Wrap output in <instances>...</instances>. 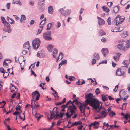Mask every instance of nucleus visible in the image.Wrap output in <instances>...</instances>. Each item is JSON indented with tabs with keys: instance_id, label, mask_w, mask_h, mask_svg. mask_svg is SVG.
Instances as JSON below:
<instances>
[{
	"instance_id": "obj_8",
	"label": "nucleus",
	"mask_w": 130,
	"mask_h": 130,
	"mask_svg": "<svg viewBox=\"0 0 130 130\" xmlns=\"http://www.w3.org/2000/svg\"><path fill=\"white\" fill-rule=\"evenodd\" d=\"M3 30L4 31L10 33L11 31V29L10 28V25L8 22H6V24H5Z\"/></svg>"
},
{
	"instance_id": "obj_47",
	"label": "nucleus",
	"mask_w": 130,
	"mask_h": 130,
	"mask_svg": "<svg viewBox=\"0 0 130 130\" xmlns=\"http://www.w3.org/2000/svg\"><path fill=\"white\" fill-rule=\"evenodd\" d=\"M109 115L110 116L112 117L113 116L116 115L115 113L113 111H111L109 113Z\"/></svg>"
},
{
	"instance_id": "obj_50",
	"label": "nucleus",
	"mask_w": 130,
	"mask_h": 130,
	"mask_svg": "<svg viewBox=\"0 0 130 130\" xmlns=\"http://www.w3.org/2000/svg\"><path fill=\"white\" fill-rule=\"evenodd\" d=\"M10 20L9 21V22L11 24H14V20L12 19L11 18H10Z\"/></svg>"
},
{
	"instance_id": "obj_64",
	"label": "nucleus",
	"mask_w": 130,
	"mask_h": 130,
	"mask_svg": "<svg viewBox=\"0 0 130 130\" xmlns=\"http://www.w3.org/2000/svg\"><path fill=\"white\" fill-rule=\"evenodd\" d=\"M106 39L104 37L102 38L101 39V41L103 42H105L106 41Z\"/></svg>"
},
{
	"instance_id": "obj_48",
	"label": "nucleus",
	"mask_w": 130,
	"mask_h": 130,
	"mask_svg": "<svg viewBox=\"0 0 130 130\" xmlns=\"http://www.w3.org/2000/svg\"><path fill=\"white\" fill-rule=\"evenodd\" d=\"M21 107L20 106V105H18V104L16 107V110L17 111L19 110H20Z\"/></svg>"
},
{
	"instance_id": "obj_58",
	"label": "nucleus",
	"mask_w": 130,
	"mask_h": 130,
	"mask_svg": "<svg viewBox=\"0 0 130 130\" xmlns=\"http://www.w3.org/2000/svg\"><path fill=\"white\" fill-rule=\"evenodd\" d=\"M121 54H120V53H117L116 54V56H115L116 57H117L118 58H119V57H120V56Z\"/></svg>"
},
{
	"instance_id": "obj_63",
	"label": "nucleus",
	"mask_w": 130,
	"mask_h": 130,
	"mask_svg": "<svg viewBox=\"0 0 130 130\" xmlns=\"http://www.w3.org/2000/svg\"><path fill=\"white\" fill-rule=\"evenodd\" d=\"M104 126H106L107 127H108L109 126V125L108 124V123H107L106 124V123L105 122H104L103 124Z\"/></svg>"
},
{
	"instance_id": "obj_41",
	"label": "nucleus",
	"mask_w": 130,
	"mask_h": 130,
	"mask_svg": "<svg viewBox=\"0 0 130 130\" xmlns=\"http://www.w3.org/2000/svg\"><path fill=\"white\" fill-rule=\"evenodd\" d=\"M85 102L83 104L81 105L83 106H84L85 107V108H86V107L87 106L88 104H89V102L86 101V100L85 101Z\"/></svg>"
},
{
	"instance_id": "obj_53",
	"label": "nucleus",
	"mask_w": 130,
	"mask_h": 130,
	"mask_svg": "<svg viewBox=\"0 0 130 130\" xmlns=\"http://www.w3.org/2000/svg\"><path fill=\"white\" fill-rule=\"evenodd\" d=\"M36 102V101H35L34 100V98L32 97L31 101V104H32V103L33 102H34V105H35V102ZM37 102H36V103H37Z\"/></svg>"
},
{
	"instance_id": "obj_59",
	"label": "nucleus",
	"mask_w": 130,
	"mask_h": 130,
	"mask_svg": "<svg viewBox=\"0 0 130 130\" xmlns=\"http://www.w3.org/2000/svg\"><path fill=\"white\" fill-rule=\"evenodd\" d=\"M61 26V23L59 22H58L57 23V25L56 27L57 28H59Z\"/></svg>"
},
{
	"instance_id": "obj_15",
	"label": "nucleus",
	"mask_w": 130,
	"mask_h": 130,
	"mask_svg": "<svg viewBox=\"0 0 130 130\" xmlns=\"http://www.w3.org/2000/svg\"><path fill=\"white\" fill-rule=\"evenodd\" d=\"M57 53L58 51L56 48H55L53 50V56L54 58H56Z\"/></svg>"
},
{
	"instance_id": "obj_17",
	"label": "nucleus",
	"mask_w": 130,
	"mask_h": 130,
	"mask_svg": "<svg viewBox=\"0 0 130 130\" xmlns=\"http://www.w3.org/2000/svg\"><path fill=\"white\" fill-rule=\"evenodd\" d=\"M50 112L51 114V116H50V118H49L48 116V117L50 120L52 119L53 118L55 117L56 116V115L53 112H52L51 111H50Z\"/></svg>"
},
{
	"instance_id": "obj_6",
	"label": "nucleus",
	"mask_w": 130,
	"mask_h": 130,
	"mask_svg": "<svg viewBox=\"0 0 130 130\" xmlns=\"http://www.w3.org/2000/svg\"><path fill=\"white\" fill-rule=\"evenodd\" d=\"M59 11L62 15L66 17L69 16L71 12V10H67L65 11L63 10V8H61L59 10Z\"/></svg>"
},
{
	"instance_id": "obj_27",
	"label": "nucleus",
	"mask_w": 130,
	"mask_h": 130,
	"mask_svg": "<svg viewBox=\"0 0 130 130\" xmlns=\"http://www.w3.org/2000/svg\"><path fill=\"white\" fill-rule=\"evenodd\" d=\"M1 18L2 20V22L4 24V25H5V24H6V22H8L6 21L4 17L1 16Z\"/></svg>"
},
{
	"instance_id": "obj_35",
	"label": "nucleus",
	"mask_w": 130,
	"mask_h": 130,
	"mask_svg": "<svg viewBox=\"0 0 130 130\" xmlns=\"http://www.w3.org/2000/svg\"><path fill=\"white\" fill-rule=\"evenodd\" d=\"M67 61L66 60L64 59L61 61V62L60 63V65L61 66L63 65H64L67 63Z\"/></svg>"
},
{
	"instance_id": "obj_34",
	"label": "nucleus",
	"mask_w": 130,
	"mask_h": 130,
	"mask_svg": "<svg viewBox=\"0 0 130 130\" xmlns=\"http://www.w3.org/2000/svg\"><path fill=\"white\" fill-rule=\"evenodd\" d=\"M41 52V51H39L37 52V57L40 58H42V53Z\"/></svg>"
},
{
	"instance_id": "obj_33",
	"label": "nucleus",
	"mask_w": 130,
	"mask_h": 130,
	"mask_svg": "<svg viewBox=\"0 0 130 130\" xmlns=\"http://www.w3.org/2000/svg\"><path fill=\"white\" fill-rule=\"evenodd\" d=\"M60 56H61V59H60V60H61L63 58V54L61 52L60 53L59 55V56L57 58V60L56 61V62H57V60H58L59 59V57Z\"/></svg>"
},
{
	"instance_id": "obj_38",
	"label": "nucleus",
	"mask_w": 130,
	"mask_h": 130,
	"mask_svg": "<svg viewBox=\"0 0 130 130\" xmlns=\"http://www.w3.org/2000/svg\"><path fill=\"white\" fill-rule=\"evenodd\" d=\"M126 61H123V63H124L125 66H123L122 67H123L124 69H125V67H127L128 65V63H127L126 62Z\"/></svg>"
},
{
	"instance_id": "obj_32",
	"label": "nucleus",
	"mask_w": 130,
	"mask_h": 130,
	"mask_svg": "<svg viewBox=\"0 0 130 130\" xmlns=\"http://www.w3.org/2000/svg\"><path fill=\"white\" fill-rule=\"evenodd\" d=\"M105 33L104 32L103 30L102 29L100 30L99 33V35L102 36L103 35H104L105 34Z\"/></svg>"
},
{
	"instance_id": "obj_10",
	"label": "nucleus",
	"mask_w": 130,
	"mask_h": 130,
	"mask_svg": "<svg viewBox=\"0 0 130 130\" xmlns=\"http://www.w3.org/2000/svg\"><path fill=\"white\" fill-rule=\"evenodd\" d=\"M98 24L99 26L104 25L105 23L104 20L100 17H98Z\"/></svg>"
},
{
	"instance_id": "obj_22",
	"label": "nucleus",
	"mask_w": 130,
	"mask_h": 130,
	"mask_svg": "<svg viewBox=\"0 0 130 130\" xmlns=\"http://www.w3.org/2000/svg\"><path fill=\"white\" fill-rule=\"evenodd\" d=\"M125 42L126 43L125 48H129L130 47V40H128Z\"/></svg>"
},
{
	"instance_id": "obj_44",
	"label": "nucleus",
	"mask_w": 130,
	"mask_h": 130,
	"mask_svg": "<svg viewBox=\"0 0 130 130\" xmlns=\"http://www.w3.org/2000/svg\"><path fill=\"white\" fill-rule=\"evenodd\" d=\"M39 92L38 91H36L34 92H33L32 93V97H33L34 96H35V95H37L38 94V93H39Z\"/></svg>"
},
{
	"instance_id": "obj_14",
	"label": "nucleus",
	"mask_w": 130,
	"mask_h": 130,
	"mask_svg": "<svg viewBox=\"0 0 130 130\" xmlns=\"http://www.w3.org/2000/svg\"><path fill=\"white\" fill-rule=\"evenodd\" d=\"M23 47L24 48L29 49V48L30 47V44L29 42L28 41H27L25 43L23 44Z\"/></svg>"
},
{
	"instance_id": "obj_52",
	"label": "nucleus",
	"mask_w": 130,
	"mask_h": 130,
	"mask_svg": "<svg viewBox=\"0 0 130 130\" xmlns=\"http://www.w3.org/2000/svg\"><path fill=\"white\" fill-rule=\"evenodd\" d=\"M96 62V60L94 58L92 59V64H94Z\"/></svg>"
},
{
	"instance_id": "obj_13",
	"label": "nucleus",
	"mask_w": 130,
	"mask_h": 130,
	"mask_svg": "<svg viewBox=\"0 0 130 130\" xmlns=\"http://www.w3.org/2000/svg\"><path fill=\"white\" fill-rule=\"evenodd\" d=\"M101 51L104 56L105 57L108 53V50L107 49L102 48L101 50Z\"/></svg>"
},
{
	"instance_id": "obj_49",
	"label": "nucleus",
	"mask_w": 130,
	"mask_h": 130,
	"mask_svg": "<svg viewBox=\"0 0 130 130\" xmlns=\"http://www.w3.org/2000/svg\"><path fill=\"white\" fill-rule=\"evenodd\" d=\"M5 72V70L3 68L1 67L0 68V72L3 73H4Z\"/></svg>"
},
{
	"instance_id": "obj_21",
	"label": "nucleus",
	"mask_w": 130,
	"mask_h": 130,
	"mask_svg": "<svg viewBox=\"0 0 130 130\" xmlns=\"http://www.w3.org/2000/svg\"><path fill=\"white\" fill-rule=\"evenodd\" d=\"M127 31H124L123 33H122L120 35L122 37L125 38L127 35Z\"/></svg>"
},
{
	"instance_id": "obj_28",
	"label": "nucleus",
	"mask_w": 130,
	"mask_h": 130,
	"mask_svg": "<svg viewBox=\"0 0 130 130\" xmlns=\"http://www.w3.org/2000/svg\"><path fill=\"white\" fill-rule=\"evenodd\" d=\"M102 9L104 11H105L107 13H108L109 11V9L106 6H103L102 7Z\"/></svg>"
},
{
	"instance_id": "obj_55",
	"label": "nucleus",
	"mask_w": 130,
	"mask_h": 130,
	"mask_svg": "<svg viewBox=\"0 0 130 130\" xmlns=\"http://www.w3.org/2000/svg\"><path fill=\"white\" fill-rule=\"evenodd\" d=\"M129 116V114L127 113H126L124 117V118L126 120L128 119V118Z\"/></svg>"
},
{
	"instance_id": "obj_19",
	"label": "nucleus",
	"mask_w": 130,
	"mask_h": 130,
	"mask_svg": "<svg viewBox=\"0 0 130 130\" xmlns=\"http://www.w3.org/2000/svg\"><path fill=\"white\" fill-rule=\"evenodd\" d=\"M53 8L52 6H50L48 7V13L49 14H52L53 13Z\"/></svg>"
},
{
	"instance_id": "obj_36",
	"label": "nucleus",
	"mask_w": 130,
	"mask_h": 130,
	"mask_svg": "<svg viewBox=\"0 0 130 130\" xmlns=\"http://www.w3.org/2000/svg\"><path fill=\"white\" fill-rule=\"evenodd\" d=\"M124 26H123L122 27H121V26L120 27H118V30H119L118 31H113L114 32H120L121 31H122L124 29Z\"/></svg>"
},
{
	"instance_id": "obj_26",
	"label": "nucleus",
	"mask_w": 130,
	"mask_h": 130,
	"mask_svg": "<svg viewBox=\"0 0 130 130\" xmlns=\"http://www.w3.org/2000/svg\"><path fill=\"white\" fill-rule=\"evenodd\" d=\"M119 9V6H116L114 7L113 13H117L118 12Z\"/></svg>"
},
{
	"instance_id": "obj_2",
	"label": "nucleus",
	"mask_w": 130,
	"mask_h": 130,
	"mask_svg": "<svg viewBox=\"0 0 130 130\" xmlns=\"http://www.w3.org/2000/svg\"><path fill=\"white\" fill-rule=\"evenodd\" d=\"M68 109L66 113V117L67 118H70L71 116L73 114L75 113V110H76V108L75 105H73V107H72L71 105H69Z\"/></svg>"
},
{
	"instance_id": "obj_5",
	"label": "nucleus",
	"mask_w": 130,
	"mask_h": 130,
	"mask_svg": "<svg viewBox=\"0 0 130 130\" xmlns=\"http://www.w3.org/2000/svg\"><path fill=\"white\" fill-rule=\"evenodd\" d=\"M125 69H124L123 67L121 68H118L116 71V75L118 76L125 75Z\"/></svg>"
},
{
	"instance_id": "obj_56",
	"label": "nucleus",
	"mask_w": 130,
	"mask_h": 130,
	"mask_svg": "<svg viewBox=\"0 0 130 130\" xmlns=\"http://www.w3.org/2000/svg\"><path fill=\"white\" fill-rule=\"evenodd\" d=\"M45 21H44V20H42L40 23V26L41 25H44L45 24Z\"/></svg>"
},
{
	"instance_id": "obj_51",
	"label": "nucleus",
	"mask_w": 130,
	"mask_h": 130,
	"mask_svg": "<svg viewBox=\"0 0 130 130\" xmlns=\"http://www.w3.org/2000/svg\"><path fill=\"white\" fill-rule=\"evenodd\" d=\"M113 3L111 2H107V5L109 7H111Z\"/></svg>"
},
{
	"instance_id": "obj_61",
	"label": "nucleus",
	"mask_w": 130,
	"mask_h": 130,
	"mask_svg": "<svg viewBox=\"0 0 130 130\" xmlns=\"http://www.w3.org/2000/svg\"><path fill=\"white\" fill-rule=\"evenodd\" d=\"M10 4V3H7L6 4V7L8 9H9Z\"/></svg>"
},
{
	"instance_id": "obj_16",
	"label": "nucleus",
	"mask_w": 130,
	"mask_h": 130,
	"mask_svg": "<svg viewBox=\"0 0 130 130\" xmlns=\"http://www.w3.org/2000/svg\"><path fill=\"white\" fill-rule=\"evenodd\" d=\"M7 61H8V60L5 59L3 63V66L6 68H7L8 67V65L7 64L11 62L10 61V62H7Z\"/></svg>"
},
{
	"instance_id": "obj_60",
	"label": "nucleus",
	"mask_w": 130,
	"mask_h": 130,
	"mask_svg": "<svg viewBox=\"0 0 130 130\" xmlns=\"http://www.w3.org/2000/svg\"><path fill=\"white\" fill-rule=\"evenodd\" d=\"M107 63V60H104L102 61L100 63H99V64H100L101 63L106 64Z\"/></svg>"
},
{
	"instance_id": "obj_31",
	"label": "nucleus",
	"mask_w": 130,
	"mask_h": 130,
	"mask_svg": "<svg viewBox=\"0 0 130 130\" xmlns=\"http://www.w3.org/2000/svg\"><path fill=\"white\" fill-rule=\"evenodd\" d=\"M13 4H18L20 5H21V3L20 0H13Z\"/></svg>"
},
{
	"instance_id": "obj_45",
	"label": "nucleus",
	"mask_w": 130,
	"mask_h": 130,
	"mask_svg": "<svg viewBox=\"0 0 130 130\" xmlns=\"http://www.w3.org/2000/svg\"><path fill=\"white\" fill-rule=\"evenodd\" d=\"M3 75L4 78H6L9 75V74L8 72H5L4 73H3Z\"/></svg>"
},
{
	"instance_id": "obj_18",
	"label": "nucleus",
	"mask_w": 130,
	"mask_h": 130,
	"mask_svg": "<svg viewBox=\"0 0 130 130\" xmlns=\"http://www.w3.org/2000/svg\"><path fill=\"white\" fill-rule=\"evenodd\" d=\"M93 95L91 93H90L86 95L85 97V98H87V99H94L92 98Z\"/></svg>"
},
{
	"instance_id": "obj_4",
	"label": "nucleus",
	"mask_w": 130,
	"mask_h": 130,
	"mask_svg": "<svg viewBox=\"0 0 130 130\" xmlns=\"http://www.w3.org/2000/svg\"><path fill=\"white\" fill-rule=\"evenodd\" d=\"M43 39L47 41H50L52 40V37L50 31H48L44 33L43 34Z\"/></svg>"
},
{
	"instance_id": "obj_12",
	"label": "nucleus",
	"mask_w": 130,
	"mask_h": 130,
	"mask_svg": "<svg viewBox=\"0 0 130 130\" xmlns=\"http://www.w3.org/2000/svg\"><path fill=\"white\" fill-rule=\"evenodd\" d=\"M40 2H39L38 3V5H39V10L42 11H43L44 9V7L43 5Z\"/></svg>"
},
{
	"instance_id": "obj_30",
	"label": "nucleus",
	"mask_w": 130,
	"mask_h": 130,
	"mask_svg": "<svg viewBox=\"0 0 130 130\" xmlns=\"http://www.w3.org/2000/svg\"><path fill=\"white\" fill-rule=\"evenodd\" d=\"M82 80V81L80 80H79L76 83L77 84V85H80L85 83V82L84 80Z\"/></svg>"
},
{
	"instance_id": "obj_3",
	"label": "nucleus",
	"mask_w": 130,
	"mask_h": 130,
	"mask_svg": "<svg viewBox=\"0 0 130 130\" xmlns=\"http://www.w3.org/2000/svg\"><path fill=\"white\" fill-rule=\"evenodd\" d=\"M40 44V40L39 38H36L34 39L32 41L33 47L34 49H38Z\"/></svg>"
},
{
	"instance_id": "obj_24",
	"label": "nucleus",
	"mask_w": 130,
	"mask_h": 130,
	"mask_svg": "<svg viewBox=\"0 0 130 130\" xmlns=\"http://www.w3.org/2000/svg\"><path fill=\"white\" fill-rule=\"evenodd\" d=\"M81 124V123L80 122H75L73 123H72L71 125V127H73L74 126H76L78 125H80Z\"/></svg>"
},
{
	"instance_id": "obj_57",
	"label": "nucleus",
	"mask_w": 130,
	"mask_h": 130,
	"mask_svg": "<svg viewBox=\"0 0 130 130\" xmlns=\"http://www.w3.org/2000/svg\"><path fill=\"white\" fill-rule=\"evenodd\" d=\"M75 103L76 105H78V106L79 105V104H80V105H81L82 104V103L80 102L78 100L77 101H76Z\"/></svg>"
},
{
	"instance_id": "obj_7",
	"label": "nucleus",
	"mask_w": 130,
	"mask_h": 130,
	"mask_svg": "<svg viewBox=\"0 0 130 130\" xmlns=\"http://www.w3.org/2000/svg\"><path fill=\"white\" fill-rule=\"evenodd\" d=\"M125 19V18H122L121 17H116L114 20V23H115L116 25L117 26L121 24Z\"/></svg>"
},
{
	"instance_id": "obj_39",
	"label": "nucleus",
	"mask_w": 130,
	"mask_h": 130,
	"mask_svg": "<svg viewBox=\"0 0 130 130\" xmlns=\"http://www.w3.org/2000/svg\"><path fill=\"white\" fill-rule=\"evenodd\" d=\"M52 27V24L51 23H49L47 25V28L46 30H49Z\"/></svg>"
},
{
	"instance_id": "obj_11",
	"label": "nucleus",
	"mask_w": 130,
	"mask_h": 130,
	"mask_svg": "<svg viewBox=\"0 0 130 130\" xmlns=\"http://www.w3.org/2000/svg\"><path fill=\"white\" fill-rule=\"evenodd\" d=\"M101 107L102 108L101 109V110L103 109V110H102L101 114V115L103 116L102 117L104 118L106 116L108 113L107 112V110L104 108L102 107V106H101Z\"/></svg>"
},
{
	"instance_id": "obj_29",
	"label": "nucleus",
	"mask_w": 130,
	"mask_h": 130,
	"mask_svg": "<svg viewBox=\"0 0 130 130\" xmlns=\"http://www.w3.org/2000/svg\"><path fill=\"white\" fill-rule=\"evenodd\" d=\"M101 96L102 100L103 101H106L108 99V98L107 96H106L104 95H102Z\"/></svg>"
},
{
	"instance_id": "obj_25",
	"label": "nucleus",
	"mask_w": 130,
	"mask_h": 130,
	"mask_svg": "<svg viewBox=\"0 0 130 130\" xmlns=\"http://www.w3.org/2000/svg\"><path fill=\"white\" fill-rule=\"evenodd\" d=\"M53 47H54L51 44L49 45L47 47V48L50 52L52 51V50Z\"/></svg>"
},
{
	"instance_id": "obj_43",
	"label": "nucleus",
	"mask_w": 130,
	"mask_h": 130,
	"mask_svg": "<svg viewBox=\"0 0 130 130\" xmlns=\"http://www.w3.org/2000/svg\"><path fill=\"white\" fill-rule=\"evenodd\" d=\"M39 27L41 28V29H39L38 30V32L37 33V34L38 35L42 31L43 28V26H39Z\"/></svg>"
},
{
	"instance_id": "obj_40",
	"label": "nucleus",
	"mask_w": 130,
	"mask_h": 130,
	"mask_svg": "<svg viewBox=\"0 0 130 130\" xmlns=\"http://www.w3.org/2000/svg\"><path fill=\"white\" fill-rule=\"evenodd\" d=\"M118 43H123L124 44L125 43V41L123 39L118 40Z\"/></svg>"
},
{
	"instance_id": "obj_23",
	"label": "nucleus",
	"mask_w": 130,
	"mask_h": 130,
	"mask_svg": "<svg viewBox=\"0 0 130 130\" xmlns=\"http://www.w3.org/2000/svg\"><path fill=\"white\" fill-rule=\"evenodd\" d=\"M79 108L80 110L81 111V113H84L85 111V108L84 106H82L81 105H80L79 106Z\"/></svg>"
},
{
	"instance_id": "obj_20",
	"label": "nucleus",
	"mask_w": 130,
	"mask_h": 130,
	"mask_svg": "<svg viewBox=\"0 0 130 130\" xmlns=\"http://www.w3.org/2000/svg\"><path fill=\"white\" fill-rule=\"evenodd\" d=\"M26 20V17L25 15H21V18L20 19L21 22L22 23H24V20Z\"/></svg>"
},
{
	"instance_id": "obj_9",
	"label": "nucleus",
	"mask_w": 130,
	"mask_h": 130,
	"mask_svg": "<svg viewBox=\"0 0 130 130\" xmlns=\"http://www.w3.org/2000/svg\"><path fill=\"white\" fill-rule=\"evenodd\" d=\"M123 43H119L116 45V47L120 50H123L124 51L126 50L125 47Z\"/></svg>"
},
{
	"instance_id": "obj_42",
	"label": "nucleus",
	"mask_w": 130,
	"mask_h": 130,
	"mask_svg": "<svg viewBox=\"0 0 130 130\" xmlns=\"http://www.w3.org/2000/svg\"><path fill=\"white\" fill-rule=\"evenodd\" d=\"M111 18L110 17H109L108 18L107 20V22L108 23V24L109 25H110L111 24Z\"/></svg>"
},
{
	"instance_id": "obj_1",
	"label": "nucleus",
	"mask_w": 130,
	"mask_h": 130,
	"mask_svg": "<svg viewBox=\"0 0 130 130\" xmlns=\"http://www.w3.org/2000/svg\"><path fill=\"white\" fill-rule=\"evenodd\" d=\"M86 101L89 102V105L92 107L95 110H96L98 108V110L96 112L98 113L100 112L102 108L101 107L102 105H101L100 107H99L100 104L98 100L95 98L91 99H87Z\"/></svg>"
},
{
	"instance_id": "obj_62",
	"label": "nucleus",
	"mask_w": 130,
	"mask_h": 130,
	"mask_svg": "<svg viewBox=\"0 0 130 130\" xmlns=\"http://www.w3.org/2000/svg\"><path fill=\"white\" fill-rule=\"evenodd\" d=\"M22 53L24 55H25L27 53V51L25 50H23L22 51Z\"/></svg>"
},
{
	"instance_id": "obj_46",
	"label": "nucleus",
	"mask_w": 130,
	"mask_h": 130,
	"mask_svg": "<svg viewBox=\"0 0 130 130\" xmlns=\"http://www.w3.org/2000/svg\"><path fill=\"white\" fill-rule=\"evenodd\" d=\"M78 101V100L77 98H76L75 99L73 100V101H71V103H70V104H71L72 105V106L73 107V105H75L73 103L74 102H76V101Z\"/></svg>"
},
{
	"instance_id": "obj_54",
	"label": "nucleus",
	"mask_w": 130,
	"mask_h": 130,
	"mask_svg": "<svg viewBox=\"0 0 130 130\" xmlns=\"http://www.w3.org/2000/svg\"><path fill=\"white\" fill-rule=\"evenodd\" d=\"M40 95V94L39 93L36 95V100H37L39 99Z\"/></svg>"
},
{
	"instance_id": "obj_37",
	"label": "nucleus",
	"mask_w": 130,
	"mask_h": 130,
	"mask_svg": "<svg viewBox=\"0 0 130 130\" xmlns=\"http://www.w3.org/2000/svg\"><path fill=\"white\" fill-rule=\"evenodd\" d=\"M93 56L94 58H95L96 59L99 60V56L98 53H95L94 54Z\"/></svg>"
}]
</instances>
